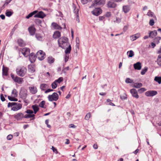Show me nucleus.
Masks as SVG:
<instances>
[{
  "mask_svg": "<svg viewBox=\"0 0 161 161\" xmlns=\"http://www.w3.org/2000/svg\"><path fill=\"white\" fill-rule=\"evenodd\" d=\"M45 54L44 52L42 50H40L38 51L36 55V57L40 60H43L45 58Z\"/></svg>",
  "mask_w": 161,
  "mask_h": 161,
  "instance_id": "nucleus-6",
  "label": "nucleus"
},
{
  "mask_svg": "<svg viewBox=\"0 0 161 161\" xmlns=\"http://www.w3.org/2000/svg\"><path fill=\"white\" fill-rule=\"evenodd\" d=\"M28 71L31 73L34 72L35 70V66L32 65H29L28 66Z\"/></svg>",
  "mask_w": 161,
  "mask_h": 161,
  "instance_id": "nucleus-26",
  "label": "nucleus"
},
{
  "mask_svg": "<svg viewBox=\"0 0 161 161\" xmlns=\"http://www.w3.org/2000/svg\"><path fill=\"white\" fill-rule=\"evenodd\" d=\"M36 58V55L33 53H31L29 56V59L31 63L35 61Z\"/></svg>",
  "mask_w": 161,
  "mask_h": 161,
  "instance_id": "nucleus-23",
  "label": "nucleus"
},
{
  "mask_svg": "<svg viewBox=\"0 0 161 161\" xmlns=\"http://www.w3.org/2000/svg\"><path fill=\"white\" fill-rule=\"evenodd\" d=\"M102 12V10L100 8H97L92 11L91 13L94 15L98 16Z\"/></svg>",
  "mask_w": 161,
  "mask_h": 161,
  "instance_id": "nucleus-8",
  "label": "nucleus"
},
{
  "mask_svg": "<svg viewBox=\"0 0 161 161\" xmlns=\"http://www.w3.org/2000/svg\"><path fill=\"white\" fill-rule=\"evenodd\" d=\"M58 43L59 47L65 49L69 44L68 42V39L66 37H62L58 40Z\"/></svg>",
  "mask_w": 161,
  "mask_h": 161,
  "instance_id": "nucleus-1",
  "label": "nucleus"
},
{
  "mask_svg": "<svg viewBox=\"0 0 161 161\" xmlns=\"http://www.w3.org/2000/svg\"><path fill=\"white\" fill-rule=\"evenodd\" d=\"M65 48L66 49L64 51L65 54H69L70 53L71 50L70 44H69Z\"/></svg>",
  "mask_w": 161,
  "mask_h": 161,
  "instance_id": "nucleus-24",
  "label": "nucleus"
},
{
  "mask_svg": "<svg viewBox=\"0 0 161 161\" xmlns=\"http://www.w3.org/2000/svg\"><path fill=\"white\" fill-rule=\"evenodd\" d=\"M10 75L12 79L15 82L21 84L23 81V78L19 77L17 76H15L12 73H11Z\"/></svg>",
  "mask_w": 161,
  "mask_h": 161,
  "instance_id": "nucleus-5",
  "label": "nucleus"
},
{
  "mask_svg": "<svg viewBox=\"0 0 161 161\" xmlns=\"http://www.w3.org/2000/svg\"><path fill=\"white\" fill-rule=\"evenodd\" d=\"M47 61L49 64H52L54 62L55 59L53 57L50 56L47 58Z\"/></svg>",
  "mask_w": 161,
  "mask_h": 161,
  "instance_id": "nucleus-32",
  "label": "nucleus"
},
{
  "mask_svg": "<svg viewBox=\"0 0 161 161\" xmlns=\"http://www.w3.org/2000/svg\"><path fill=\"white\" fill-rule=\"evenodd\" d=\"M116 4L111 2H109L108 3V8H115L116 7Z\"/></svg>",
  "mask_w": 161,
  "mask_h": 161,
  "instance_id": "nucleus-25",
  "label": "nucleus"
},
{
  "mask_svg": "<svg viewBox=\"0 0 161 161\" xmlns=\"http://www.w3.org/2000/svg\"><path fill=\"white\" fill-rule=\"evenodd\" d=\"M19 95L22 99H25L27 95L26 91H21L20 92Z\"/></svg>",
  "mask_w": 161,
  "mask_h": 161,
  "instance_id": "nucleus-18",
  "label": "nucleus"
},
{
  "mask_svg": "<svg viewBox=\"0 0 161 161\" xmlns=\"http://www.w3.org/2000/svg\"><path fill=\"white\" fill-rule=\"evenodd\" d=\"M91 113L89 112L87 113L85 116V119L86 120H88L91 117Z\"/></svg>",
  "mask_w": 161,
  "mask_h": 161,
  "instance_id": "nucleus-46",
  "label": "nucleus"
},
{
  "mask_svg": "<svg viewBox=\"0 0 161 161\" xmlns=\"http://www.w3.org/2000/svg\"><path fill=\"white\" fill-rule=\"evenodd\" d=\"M35 115L34 114H26L24 115V118H32V119H35Z\"/></svg>",
  "mask_w": 161,
  "mask_h": 161,
  "instance_id": "nucleus-30",
  "label": "nucleus"
},
{
  "mask_svg": "<svg viewBox=\"0 0 161 161\" xmlns=\"http://www.w3.org/2000/svg\"><path fill=\"white\" fill-rule=\"evenodd\" d=\"M111 13L110 12H107L105 16L106 17H109L111 16Z\"/></svg>",
  "mask_w": 161,
  "mask_h": 161,
  "instance_id": "nucleus-61",
  "label": "nucleus"
},
{
  "mask_svg": "<svg viewBox=\"0 0 161 161\" xmlns=\"http://www.w3.org/2000/svg\"><path fill=\"white\" fill-rule=\"evenodd\" d=\"M27 71V69L24 66L18 68L16 69L17 74L19 76L23 77L25 76Z\"/></svg>",
  "mask_w": 161,
  "mask_h": 161,
  "instance_id": "nucleus-3",
  "label": "nucleus"
},
{
  "mask_svg": "<svg viewBox=\"0 0 161 161\" xmlns=\"http://www.w3.org/2000/svg\"><path fill=\"white\" fill-rule=\"evenodd\" d=\"M157 35V31L156 30L152 31L149 33V37L151 38H153Z\"/></svg>",
  "mask_w": 161,
  "mask_h": 161,
  "instance_id": "nucleus-22",
  "label": "nucleus"
},
{
  "mask_svg": "<svg viewBox=\"0 0 161 161\" xmlns=\"http://www.w3.org/2000/svg\"><path fill=\"white\" fill-rule=\"evenodd\" d=\"M51 86L53 89H55L58 86V84H57V83L55 81L52 83Z\"/></svg>",
  "mask_w": 161,
  "mask_h": 161,
  "instance_id": "nucleus-45",
  "label": "nucleus"
},
{
  "mask_svg": "<svg viewBox=\"0 0 161 161\" xmlns=\"http://www.w3.org/2000/svg\"><path fill=\"white\" fill-rule=\"evenodd\" d=\"M37 12H38V11L37 10H35L32 12L31 13L29 14L26 17V18L27 19H29L33 15H35V14H36Z\"/></svg>",
  "mask_w": 161,
  "mask_h": 161,
  "instance_id": "nucleus-28",
  "label": "nucleus"
},
{
  "mask_svg": "<svg viewBox=\"0 0 161 161\" xmlns=\"http://www.w3.org/2000/svg\"><path fill=\"white\" fill-rule=\"evenodd\" d=\"M51 26L54 29L61 30L62 29V27L61 26L55 22L52 23Z\"/></svg>",
  "mask_w": 161,
  "mask_h": 161,
  "instance_id": "nucleus-17",
  "label": "nucleus"
},
{
  "mask_svg": "<svg viewBox=\"0 0 161 161\" xmlns=\"http://www.w3.org/2000/svg\"><path fill=\"white\" fill-rule=\"evenodd\" d=\"M146 89L144 88H142L138 90V91L139 92V93H142L145 91H146Z\"/></svg>",
  "mask_w": 161,
  "mask_h": 161,
  "instance_id": "nucleus-56",
  "label": "nucleus"
},
{
  "mask_svg": "<svg viewBox=\"0 0 161 161\" xmlns=\"http://www.w3.org/2000/svg\"><path fill=\"white\" fill-rule=\"evenodd\" d=\"M13 14V12L8 11V10H7L5 14L6 16L8 17H10L12 14Z\"/></svg>",
  "mask_w": 161,
  "mask_h": 161,
  "instance_id": "nucleus-43",
  "label": "nucleus"
},
{
  "mask_svg": "<svg viewBox=\"0 0 161 161\" xmlns=\"http://www.w3.org/2000/svg\"><path fill=\"white\" fill-rule=\"evenodd\" d=\"M47 86V85L46 84H42L40 86V88L42 90H45Z\"/></svg>",
  "mask_w": 161,
  "mask_h": 161,
  "instance_id": "nucleus-42",
  "label": "nucleus"
},
{
  "mask_svg": "<svg viewBox=\"0 0 161 161\" xmlns=\"http://www.w3.org/2000/svg\"><path fill=\"white\" fill-rule=\"evenodd\" d=\"M17 42L19 45L21 47L24 46L25 44L23 41L21 39H19L17 41Z\"/></svg>",
  "mask_w": 161,
  "mask_h": 161,
  "instance_id": "nucleus-27",
  "label": "nucleus"
},
{
  "mask_svg": "<svg viewBox=\"0 0 161 161\" xmlns=\"http://www.w3.org/2000/svg\"><path fill=\"white\" fill-rule=\"evenodd\" d=\"M49 120L46 119L45 120V124L47 125V127L49 128H50L51 127V126L48 124L49 123Z\"/></svg>",
  "mask_w": 161,
  "mask_h": 161,
  "instance_id": "nucleus-59",
  "label": "nucleus"
},
{
  "mask_svg": "<svg viewBox=\"0 0 161 161\" xmlns=\"http://www.w3.org/2000/svg\"><path fill=\"white\" fill-rule=\"evenodd\" d=\"M35 22L37 25H39L41 24L42 21L40 19H35Z\"/></svg>",
  "mask_w": 161,
  "mask_h": 161,
  "instance_id": "nucleus-55",
  "label": "nucleus"
},
{
  "mask_svg": "<svg viewBox=\"0 0 161 161\" xmlns=\"http://www.w3.org/2000/svg\"><path fill=\"white\" fill-rule=\"evenodd\" d=\"M13 97V96H8V99L11 101H13L14 99V97Z\"/></svg>",
  "mask_w": 161,
  "mask_h": 161,
  "instance_id": "nucleus-62",
  "label": "nucleus"
},
{
  "mask_svg": "<svg viewBox=\"0 0 161 161\" xmlns=\"http://www.w3.org/2000/svg\"><path fill=\"white\" fill-rule=\"evenodd\" d=\"M63 80V78L62 77H59L58 79L56 80L55 81L58 83H59Z\"/></svg>",
  "mask_w": 161,
  "mask_h": 161,
  "instance_id": "nucleus-47",
  "label": "nucleus"
},
{
  "mask_svg": "<svg viewBox=\"0 0 161 161\" xmlns=\"http://www.w3.org/2000/svg\"><path fill=\"white\" fill-rule=\"evenodd\" d=\"M9 69L8 67L5 66L4 65L3 66L2 75L3 76H7L8 75Z\"/></svg>",
  "mask_w": 161,
  "mask_h": 161,
  "instance_id": "nucleus-14",
  "label": "nucleus"
},
{
  "mask_svg": "<svg viewBox=\"0 0 161 161\" xmlns=\"http://www.w3.org/2000/svg\"><path fill=\"white\" fill-rule=\"evenodd\" d=\"M74 8V12L76 16H78V15H79V9L78 8L75 7V6L73 7Z\"/></svg>",
  "mask_w": 161,
  "mask_h": 161,
  "instance_id": "nucleus-35",
  "label": "nucleus"
},
{
  "mask_svg": "<svg viewBox=\"0 0 161 161\" xmlns=\"http://www.w3.org/2000/svg\"><path fill=\"white\" fill-rule=\"evenodd\" d=\"M30 92L32 94H36L37 92V89L36 87L31 86L29 88Z\"/></svg>",
  "mask_w": 161,
  "mask_h": 161,
  "instance_id": "nucleus-15",
  "label": "nucleus"
},
{
  "mask_svg": "<svg viewBox=\"0 0 161 161\" xmlns=\"http://www.w3.org/2000/svg\"><path fill=\"white\" fill-rule=\"evenodd\" d=\"M147 15L150 17H154L155 16L153 13L151 12L150 10H149L147 14Z\"/></svg>",
  "mask_w": 161,
  "mask_h": 161,
  "instance_id": "nucleus-38",
  "label": "nucleus"
},
{
  "mask_svg": "<svg viewBox=\"0 0 161 161\" xmlns=\"http://www.w3.org/2000/svg\"><path fill=\"white\" fill-rule=\"evenodd\" d=\"M14 118L18 120H21L24 118V114L21 113H19L14 115Z\"/></svg>",
  "mask_w": 161,
  "mask_h": 161,
  "instance_id": "nucleus-10",
  "label": "nucleus"
},
{
  "mask_svg": "<svg viewBox=\"0 0 161 161\" xmlns=\"http://www.w3.org/2000/svg\"><path fill=\"white\" fill-rule=\"evenodd\" d=\"M51 149H52L53 152L56 154H57L58 153V151L57 149L55 148L53 146H52Z\"/></svg>",
  "mask_w": 161,
  "mask_h": 161,
  "instance_id": "nucleus-57",
  "label": "nucleus"
},
{
  "mask_svg": "<svg viewBox=\"0 0 161 161\" xmlns=\"http://www.w3.org/2000/svg\"><path fill=\"white\" fill-rule=\"evenodd\" d=\"M0 98H1V100L3 102L5 100V98L4 97L3 94H1V95Z\"/></svg>",
  "mask_w": 161,
  "mask_h": 161,
  "instance_id": "nucleus-63",
  "label": "nucleus"
},
{
  "mask_svg": "<svg viewBox=\"0 0 161 161\" xmlns=\"http://www.w3.org/2000/svg\"><path fill=\"white\" fill-rule=\"evenodd\" d=\"M13 138V136L11 135H8L7 137V139L8 140H11Z\"/></svg>",
  "mask_w": 161,
  "mask_h": 161,
  "instance_id": "nucleus-64",
  "label": "nucleus"
},
{
  "mask_svg": "<svg viewBox=\"0 0 161 161\" xmlns=\"http://www.w3.org/2000/svg\"><path fill=\"white\" fill-rule=\"evenodd\" d=\"M69 57V54H65V62H66L68 60Z\"/></svg>",
  "mask_w": 161,
  "mask_h": 161,
  "instance_id": "nucleus-53",
  "label": "nucleus"
},
{
  "mask_svg": "<svg viewBox=\"0 0 161 161\" xmlns=\"http://www.w3.org/2000/svg\"><path fill=\"white\" fill-rule=\"evenodd\" d=\"M154 24V20L153 19H150L149 22V24L151 26H153Z\"/></svg>",
  "mask_w": 161,
  "mask_h": 161,
  "instance_id": "nucleus-58",
  "label": "nucleus"
},
{
  "mask_svg": "<svg viewBox=\"0 0 161 161\" xmlns=\"http://www.w3.org/2000/svg\"><path fill=\"white\" fill-rule=\"evenodd\" d=\"M130 92L132 96L136 99H138L139 96L138 94L137 91L135 89H132L130 90Z\"/></svg>",
  "mask_w": 161,
  "mask_h": 161,
  "instance_id": "nucleus-13",
  "label": "nucleus"
},
{
  "mask_svg": "<svg viewBox=\"0 0 161 161\" xmlns=\"http://www.w3.org/2000/svg\"><path fill=\"white\" fill-rule=\"evenodd\" d=\"M142 83H135L134 84L133 87L136 88H139L142 86Z\"/></svg>",
  "mask_w": 161,
  "mask_h": 161,
  "instance_id": "nucleus-34",
  "label": "nucleus"
},
{
  "mask_svg": "<svg viewBox=\"0 0 161 161\" xmlns=\"http://www.w3.org/2000/svg\"><path fill=\"white\" fill-rule=\"evenodd\" d=\"M105 3V1L104 0H94L92 4L89 8H91L93 7L99 6H103Z\"/></svg>",
  "mask_w": 161,
  "mask_h": 161,
  "instance_id": "nucleus-4",
  "label": "nucleus"
},
{
  "mask_svg": "<svg viewBox=\"0 0 161 161\" xmlns=\"http://www.w3.org/2000/svg\"><path fill=\"white\" fill-rule=\"evenodd\" d=\"M61 36L60 32L58 31H55L53 36L54 39H56L60 37Z\"/></svg>",
  "mask_w": 161,
  "mask_h": 161,
  "instance_id": "nucleus-21",
  "label": "nucleus"
},
{
  "mask_svg": "<svg viewBox=\"0 0 161 161\" xmlns=\"http://www.w3.org/2000/svg\"><path fill=\"white\" fill-rule=\"evenodd\" d=\"M92 0H81V2L83 4L87 3L88 2H91Z\"/></svg>",
  "mask_w": 161,
  "mask_h": 161,
  "instance_id": "nucleus-52",
  "label": "nucleus"
},
{
  "mask_svg": "<svg viewBox=\"0 0 161 161\" xmlns=\"http://www.w3.org/2000/svg\"><path fill=\"white\" fill-rule=\"evenodd\" d=\"M11 0H6L5 1V2L4 4L3 5V6H2V7L1 8L2 9H3L4 8L5 6H7L8 4L10 3L11 2Z\"/></svg>",
  "mask_w": 161,
  "mask_h": 161,
  "instance_id": "nucleus-39",
  "label": "nucleus"
},
{
  "mask_svg": "<svg viewBox=\"0 0 161 161\" xmlns=\"http://www.w3.org/2000/svg\"><path fill=\"white\" fill-rule=\"evenodd\" d=\"M8 107H12L11 109L14 111H16L22 108V105L20 103H9L8 104Z\"/></svg>",
  "mask_w": 161,
  "mask_h": 161,
  "instance_id": "nucleus-2",
  "label": "nucleus"
},
{
  "mask_svg": "<svg viewBox=\"0 0 161 161\" xmlns=\"http://www.w3.org/2000/svg\"><path fill=\"white\" fill-rule=\"evenodd\" d=\"M154 80L159 84L161 83V77L156 76L155 77Z\"/></svg>",
  "mask_w": 161,
  "mask_h": 161,
  "instance_id": "nucleus-37",
  "label": "nucleus"
},
{
  "mask_svg": "<svg viewBox=\"0 0 161 161\" xmlns=\"http://www.w3.org/2000/svg\"><path fill=\"white\" fill-rule=\"evenodd\" d=\"M45 101H42L39 104V106L42 108H44V105H45Z\"/></svg>",
  "mask_w": 161,
  "mask_h": 161,
  "instance_id": "nucleus-48",
  "label": "nucleus"
},
{
  "mask_svg": "<svg viewBox=\"0 0 161 161\" xmlns=\"http://www.w3.org/2000/svg\"><path fill=\"white\" fill-rule=\"evenodd\" d=\"M158 64L160 66H161V54L159 55L158 56L157 59Z\"/></svg>",
  "mask_w": 161,
  "mask_h": 161,
  "instance_id": "nucleus-41",
  "label": "nucleus"
},
{
  "mask_svg": "<svg viewBox=\"0 0 161 161\" xmlns=\"http://www.w3.org/2000/svg\"><path fill=\"white\" fill-rule=\"evenodd\" d=\"M69 67L68 66L64 68L62 70V71H63V72L64 73H65L66 72V71H67L69 70Z\"/></svg>",
  "mask_w": 161,
  "mask_h": 161,
  "instance_id": "nucleus-60",
  "label": "nucleus"
},
{
  "mask_svg": "<svg viewBox=\"0 0 161 161\" xmlns=\"http://www.w3.org/2000/svg\"><path fill=\"white\" fill-rule=\"evenodd\" d=\"M28 30L30 34L31 35H34L36 31V29L33 25L29 27L28 28Z\"/></svg>",
  "mask_w": 161,
  "mask_h": 161,
  "instance_id": "nucleus-16",
  "label": "nucleus"
},
{
  "mask_svg": "<svg viewBox=\"0 0 161 161\" xmlns=\"http://www.w3.org/2000/svg\"><path fill=\"white\" fill-rule=\"evenodd\" d=\"M134 67L136 69L140 70L142 68L141 64L140 62H138L134 64Z\"/></svg>",
  "mask_w": 161,
  "mask_h": 161,
  "instance_id": "nucleus-20",
  "label": "nucleus"
},
{
  "mask_svg": "<svg viewBox=\"0 0 161 161\" xmlns=\"http://www.w3.org/2000/svg\"><path fill=\"white\" fill-rule=\"evenodd\" d=\"M161 39L160 36H157L155 37L153 39L154 42L156 44H158L159 43V41Z\"/></svg>",
  "mask_w": 161,
  "mask_h": 161,
  "instance_id": "nucleus-33",
  "label": "nucleus"
},
{
  "mask_svg": "<svg viewBox=\"0 0 161 161\" xmlns=\"http://www.w3.org/2000/svg\"><path fill=\"white\" fill-rule=\"evenodd\" d=\"M145 95L147 97H152L157 94L156 91H149L145 92Z\"/></svg>",
  "mask_w": 161,
  "mask_h": 161,
  "instance_id": "nucleus-11",
  "label": "nucleus"
},
{
  "mask_svg": "<svg viewBox=\"0 0 161 161\" xmlns=\"http://www.w3.org/2000/svg\"><path fill=\"white\" fill-rule=\"evenodd\" d=\"M147 67L145 68L144 69H142L141 72V74L142 75H144L147 72Z\"/></svg>",
  "mask_w": 161,
  "mask_h": 161,
  "instance_id": "nucleus-50",
  "label": "nucleus"
},
{
  "mask_svg": "<svg viewBox=\"0 0 161 161\" xmlns=\"http://www.w3.org/2000/svg\"><path fill=\"white\" fill-rule=\"evenodd\" d=\"M32 108H33L35 114H36V112L39 110V108L38 106L36 105H33L32 106Z\"/></svg>",
  "mask_w": 161,
  "mask_h": 161,
  "instance_id": "nucleus-29",
  "label": "nucleus"
},
{
  "mask_svg": "<svg viewBox=\"0 0 161 161\" xmlns=\"http://www.w3.org/2000/svg\"><path fill=\"white\" fill-rule=\"evenodd\" d=\"M123 9L125 13H127L129 11L130 8L128 6H124L123 7Z\"/></svg>",
  "mask_w": 161,
  "mask_h": 161,
  "instance_id": "nucleus-31",
  "label": "nucleus"
},
{
  "mask_svg": "<svg viewBox=\"0 0 161 161\" xmlns=\"http://www.w3.org/2000/svg\"><path fill=\"white\" fill-rule=\"evenodd\" d=\"M30 51V49L27 47H25L21 49V52L25 57H27L29 55Z\"/></svg>",
  "mask_w": 161,
  "mask_h": 161,
  "instance_id": "nucleus-9",
  "label": "nucleus"
},
{
  "mask_svg": "<svg viewBox=\"0 0 161 161\" xmlns=\"http://www.w3.org/2000/svg\"><path fill=\"white\" fill-rule=\"evenodd\" d=\"M25 113L29 114H33L34 112L32 110L28 109L25 111Z\"/></svg>",
  "mask_w": 161,
  "mask_h": 161,
  "instance_id": "nucleus-54",
  "label": "nucleus"
},
{
  "mask_svg": "<svg viewBox=\"0 0 161 161\" xmlns=\"http://www.w3.org/2000/svg\"><path fill=\"white\" fill-rule=\"evenodd\" d=\"M36 37L37 39L39 41H41L43 39L42 37L39 34H36Z\"/></svg>",
  "mask_w": 161,
  "mask_h": 161,
  "instance_id": "nucleus-44",
  "label": "nucleus"
},
{
  "mask_svg": "<svg viewBox=\"0 0 161 161\" xmlns=\"http://www.w3.org/2000/svg\"><path fill=\"white\" fill-rule=\"evenodd\" d=\"M125 82L127 83H133V80H131L129 78H127L125 80Z\"/></svg>",
  "mask_w": 161,
  "mask_h": 161,
  "instance_id": "nucleus-49",
  "label": "nucleus"
},
{
  "mask_svg": "<svg viewBox=\"0 0 161 161\" xmlns=\"http://www.w3.org/2000/svg\"><path fill=\"white\" fill-rule=\"evenodd\" d=\"M129 53L128 55V57H132L134 55V53L132 50H130V51H128L127 53Z\"/></svg>",
  "mask_w": 161,
  "mask_h": 161,
  "instance_id": "nucleus-40",
  "label": "nucleus"
},
{
  "mask_svg": "<svg viewBox=\"0 0 161 161\" xmlns=\"http://www.w3.org/2000/svg\"><path fill=\"white\" fill-rule=\"evenodd\" d=\"M46 16L45 14L42 11H40L35 14L34 16L35 18H39L43 19Z\"/></svg>",
  "mask_w": 161,
  "mask_h": 161,
  "instance_id": "nucleus-12",
  "label": "nucleus"
},
{
  "mask_svg": "<svg viewBox=\"0 0 161 161\" xmlns=\"http://www.w3.org/2000/svg\"><path fill=\"white\" fill-rule=\"evenodd\" d=\"M48 98L50 101H56L58 99V94L56 92H54L52 95H49Z\"/></svg>",
  "mask_w": 161,
  "mask_h": 161,
  "instance_id": "nucleus-7",
  "label": "nucleus"
},
{
  "mask_svg": "<svg viewBox=\"0 0 161 161\" xmlns=\"http://www.w3.org/2000/svg\"><path fill=\"white\" fill-rule=\"evenodd\" d=\"M127 98V95L125 93H124L122 95L120 96V98L122 100H125Z\"/></svg>",
  "mask_w": 161,
  "mask_h": 161,
  "instance_id": "nucleus-51",
  "label": "nucleus"
},
{
  "mask_svg": "<svg viewBox=\"0 0 161 161\" xmlns=\"http://www.w3.org/2000/svg\"><path fill=\"white\" fill-rule=\"evenodd\" d=\"M140 36V34L139 33H137L135 34L130 36V39L132 41H134L139 38Z\"/></svg>",
  "mask_w": 161,
  "mask_h": 161,
  "instance_id": "nucleus-19",
  "label": "nucleus"
},
{
  "mask_svg": "<svg viewBox=\"0 0 161 161\" xmlns=\"http://www.w3.org/2000/svg\"><path fill=\"white\" fill-rule=\"evenodd\" d=\"M18 96V92L16 89H14L12 92V96L14 97H17Z\"/></svg>",
  "mask_w": 161,
  "mask_h": 161,
  "instance_id": "nucleus-36",
  "label": "nucleus"
}]
</instances>
